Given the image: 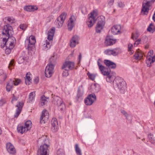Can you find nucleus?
<instances>
[{"label": "nucleus", "mask_w": 155, "mask_h": 155, "mask_svg": "<svg viewBox=\"0 0 155 155\" xmlns=\"http://www.w3.org/2000/svg\"><path fill=\"white\" fill-rule=\"evenodd\" d=\"M34 82L35 83H37L39 82V78L38 77L35 78L34 79Z\"/></svg>", "instance_id": "052dcab7"}, {"label": "nucleus", "mask_w": 155, "mask_h": 155, "mask_svg": "<svg viewBox=\"0 0 155 155\" xmlns=\"http://www.w3.org/2000/svg\"><path fill=\"white\" fill-rule=\"evenodd\" d=\"M26 59V58H24L23 57H19L18 60V62L19 64H21L23 63L24 61H25Z\"/></svg>", "instance_id": "4c0bfd02"}, {"label": "nucleus", "mask_w": 155, "mask_h": 155, "mask_svg": "<svg viewBox=\"0 0 155 155\" xmlns=\"http://www.w3.org/2000/svg\"><path fill=\"white\" fill-rule=\"evenodd\" d=\"M54 100V104L57 105L58 106L63 102L62 99L59 97H57Z\"/></svg>", "instance_id": "c85d7f7f"}, {"label": "nucleus", "mask_w": 155, "mask_h": 155, "mask_svg": "<svg viewBox=\"0 0 155 155\" xmlns=\"http://www.w3.org/2000/svg\"><path fill=\"white\" fill-rule=\"evenodd\" d=\"M4 72L3 70H0V76L2 75V76L3 77V80L4 81L6 78L7 77L5 74H3Z\"/></svg>", "instance_id": "a18cd8bd"}, {"label": "nucleus", "mask_w": 155, "mask_h": 155, "mask_svg": "<svg viewBox=\"0 0 155 155\" xmlns=\"http://www.w3.org/2000/svg\"><path fill=\"white\" fill-rule=\"evenodd\" d=\"M49 118V114L48 111L46 110L42 111L41 116L40 118V123H45L48 120Z\"/></svg>", "instance_id": "9d476101"}, {"label": "nucleus", "mask_w": 155, "mask_h": 155, "mask_svg": "<svg viewBox=\"0 0 155 155\" xmlns=\"http://www.w3.org/2000/svg\"><path fill=\"white\" fill-rule=\"evenodd\" d=\"M27 129L25 128L24 126H18L17 127V130L19 133H20L21 134H23L24 132H27Z\"/></svg>", "instance_id": "bb28decb"}, {"label": "nucleus", "mask_w": 155, "mask_h": 155, "mask_svg": "<svg viewBox=\"0 0 155 155\" xmlns=\"http://www.w3.org/2000/svg\"><path fill=\"white\" fill-rule=\"evenodd\" d=\"M49 145L47 144L45 141L41 145L37 152V155H48Z\"/></svg>", "instance_id": "20e7f679"}, {"label": "nucleus", "mask_w": 155, "mask_h": 155, "mask_svg": "<svg viewBox=\"0 0 155 155\" xmlns=\"http://www.w3.org/2000/svg\"><path fill=\"white\" fill-rule=\"evenodd\" d=\"M58 110L61 111H64L65 109V106L64 102L58 106Z\"/></svg>", "instance_id": "f704fd0d"}, {"label": "nucleus", "mask_w": 155, "mask_h": 155, "mask_svg": "<svg viewBox=\"0 0 155 155\" xmlns=\"http://www.w3.org/2000/svg\"><path fill=\"white\" fill-rule=\"evenodd\" d=\"M12 80L14 81L13 84L15 85H18L21 82V80L19 79L14 78Z\"/></svg>", "instance_id": "58836bf2"}, {"label": "nucleus", "mask_w": 155, "mask_h": 155, "mask_svg": "<svg viewBox=\"0 0 155 155\" xmlns=\"http://www.w3.org/2000/svg\"><path fill=\"white\" fill-rule=\"evenodd\" d=\"M139 35L137 33H136V35H134V34L132 33L131 38L134 40H135L137 39Z\"/></svg>", "instance_id": "c03bdc74"}, {"label": "nucleus", "mask_w": 155, "mask_h": 155, "mask_svg": "<svg viewBox=\"0 0 155 155\" xmlns=\"http://www.w3.org/2000/svg\"><path fill=\"white\" fill-rule=\"evenodd\" d=\"M55 28H52L48 33V40H46L43 43V49L45 50L49 49L52 45L53 37L55 32Z\"/></svg>", "instance_id": "f03ea898"}, {"label": "nucleus", "mask_w": 155, "mask_h": 155, "mask_svg": "<svg viewBox=\"0 0 155 155\" xmlns=\"http://www.w3.org/2000/svg\"><path fill=\"white\" fill-rule=\"evenodd\" d=\"M75 64L74 62L67 61H65L63 64L62 69H66L68 70H72L74 68Z\"/></svg>", "instance_id": "1a4fd4ad"}, {"label": "nucleus", "mask_w": 155, "mask_h": 155, "mask_svg": "<svg viewBox=\"0 0 155 155\" xmlns=\"http://www.w3.org/2000/svg\"><path fill=\"white\" fill-rule=\"evenodd\" d=\"M35 95V94L34 92H31L29 94L28 99L30 102H32L34 99Z\"/></svg>", "instance_id": "2f4dec72"}, {"label": "nucleus", "mask_w": 155, "mask_h": 155, "mask_svg": "<svg viewBox=\"0 0 155 155\" xmlns=\"http://www.w3.org/2000/svg\"><path fill=\"white\" fill-rule=\"evenodd\" d=\"M82 57L81 54V53L78 56V58L79 59V60L80 61Z\"/></svg>", "instance_id": "0e129e2a"}, {"label": "nucleus", "mask_w": 155, "mask_h": 155, "mask_svg": "<svg viewBox=\"0 0 155 155\" xmlns=\"http://www.w3.org/2000/svg\"><path fill=\"white\" fill-rule=\"evenodd\" d=\"M79 37L77 35H74L72 38V40H74L77 41H78Z\"/></svg>", "instance_id": "603ef678"}, {"label": "nucleus", "mask_w": 155, "mask_h": 155, "mask_svg": "<svg viewBox=\"0 0 155 155\" xmlns=\"http://www.w3.org/2000/svg\"><path fill=\"white\" fill-rule=\"evenodd\" d=\"M6 148L8 152L10 154H14L16 153V151L13 145L10 143L6 144Z\"/></svg>", "instance_id": "4468645a"}, {"label": "nucleus", "mask_w": 155, "mask_h": 155, "mask_svg": "<svg viewBox=\"0 0 155 155\" xmlns=\"http://www.w3.org/2000/svg\"><path fill=\"white\" fill-rule=\"evenodd\" d=\"M121 113L123 114L127 118V117L129 116V114L127 113L124 110L121 109L120 110Z\"/></svg>", "instance_id": "de8ad7c7"}, {"label": "nucleus", "mask_w": 155, "mask_h": 155, "mask_svg": "<svg viewBox=\"0 0 155 155\" xmlns=\"http://www.w3.org/2000/svg\"><path fill=\"white\" fill-rule=\"evenodd\" d=\"M12 28L9 25H7L4 27L2 34L6 36L7 39L5 37H3V41L5 42V45H7L10 46H11L12 48H13L16 43V39L15 38L12 36H10L12 34Z\"/></svg>", "instance_id": "f257e3e1"}, {"label": "nucleus", "mask_w": 155, "mask_h": 155, "mask_svg": "<svg viewBox=\"0 0 155 155\" xmlns=\"http://www.w3.org/2000/svg\"><path fill=\"white\" fill-rule=\"evenodd\" d=\"M91 87L92 90L95 92H98L100 89L99 85L96 83L92 85Z\"/></svg>", "instance_id": "b1692460"}, {"label": "nucleus", "mask_w": 155, "mask_h": 155, "mask_svg": "<svg viewBox=\"0 0 155 155\" xmlns=\"http://www.w3.org/2000/svg\"><path fill=\"white\" fill-rule=\"evenodd\" d=\"M57 155H64V151L61 149H59L57 152Z\"/></svg>", "instance_id": "79ce46f5"}, {"label": "nucleus", "mask_w": 155, "mask_h": 155, "mask_svg": "<svg viewBox=\"0 0 155 155\" xmlns=\"http://www.w3.org/2000/svg\"><path fill=\"white\" fill-rule=\"evenodd\" d=\"M64 71H63L62 73V75L64 77H67L69 75V73L68 72V70H67L66 69H64Z\"/></svg>", "instance_id": "37998d69"}, {"label": "nucleus", "mask_w": 155, "mask_h": 155, "mask_svg": "<svg viewBox=\"0 0 155 155\" xmlns=\"http://www.w3.org/2000/svg\"><path fill=\"white\" fill-rule=\"evenodd\" d=\"M5 45L6 48L5 50V53L7 54H9L11 53L12 49L13 48H12V47L11 46H9L8 45Z\"/></svg>", "instance_id": "72a5a7b5"}, {"label": "nucleus", "mask_w": 155, "mask_h": 155, "mask_svg": "<svg viewBox=\"0 0 155 155\" xmlns=\"http://www.w3.org/2000/svg\"><path fill=\"white\" fill-rule=\"evenodd\" d=\"M97 64L99 67V68L101 71L102 74L103 75H106L108 74V72H107L106 71H104L106 70L105 67L102 65L101 64V60L99 59L97 61Z\"/></svg>", "instance_id": "a211bd4d"}, {"label": "nucleus", "mask_w": 155, "mask_h": 155, "mask_svg": "<svg viewBox=\"0 0 155 155\" xmlns=\"http://www.w3.org/2000/svg\"><path fill=\"white\" fill-rule=\"evenodd\" d=\"M20 29L22 30H25L27 27V26L25 24H21L19 26Z\"/></svg>", "instance_id": "09e8293b"}, {"label": "nucleus", "mask_w": 155, "mask_h": 155, "mask_svg": "<svg viewBox=\"0 0 155 155\" xmlns=\"http://www.w3.org/2000/svg\"><path fill=\"white\" fill-rule=\"evenodd\" d=\"M96 100V96L94 94H92L89 95L84 99V102L86 105L90 106Z\"/></svg>", "instance_id": "0eeeda50"}, {"label": "nucleus", "mask_w": 155, "mask_h": 155, "mask_svg": "<svg viewBox=\"0 0 155 155\" xmlns=\"http://www.w3.org/2000/svg\"><path fill=\"white\" fill-rule=\"evenodd\" d=\"M28 39L31 40V41H33V42H36V40L35 37L33 36H30Z\"/></svg>", "instance_id": "5fc2aeb1"}, {"label": "nucleus", "mask_w": 155, "mask_h": 155, "mask_svg": "<svg viewBox=\"0 0 155 155\" xmlns=\"http://www.w3.org/2000/svg\"><path fill=\"white\" fill-rule=\"evenodd\" d=\"M23 105L24 103L23 102H18L17 104L16 105L17 108L16 110V113L14 115V117L17 118L18 117L21 111Z\"/></svg>", "instance_id": "ddd939ff"}, {"label": "nucleus", "mask_w": 155, "mask_h": 155, "mask_svg": "<svg viewBox=\"0 0 155 155\" xmlns=\"http://www.w3.org/2000/svg\"><path fill=\"white\" fill-rule=\"evenodd\" d=\"M5 18L8 21V23L12 24L14 22V19L13 18L8 17H6Z\"/></svg>", "instance_id": "a19ab883"}, {"label": "nucleus", "mask_w": 155, "mask_h": 155, "mask_svg": "<svg viewBox=\"0 0 155 155\" xmlns=\"http://www.w3.org/2000/svg\"><path fill=\"white\" fill-rule=\"evenodd\" d=\"M113 85L115 89H118L121 93H125L126 89V84L123 80H121L118 82L116 81H114Z\"/></svg>", "instance_id": "7ed1b4c3"}, {"label": "nucleus", "mask_w": 155, "mask_h": 155, "mask_svg": "<svg viewBox=\"0 0 155 155\" xmlns=\"http://www.w3.org/2000/svg\"><path fill=\"white\" fill-rule=\"evenodd\" d=\"M120 49L118 48H116L111 50V55L114 56H117L120 53Z\"/></svg>", "instance_id": "cd10ccee"}, {"label": "nucleus", "mask_w": 155, "mask_h": 155, "mask_svg": "<svg viewBox=\"0 0 155 155\" xmlns=\"http://www.w3.org/2000/svg\"><path fill=\"white\" fill-rule=\"evenodd\" d=\"M51 129L54 132H57L58 129V124L56 118H53L51 121Z\"/></svg>", "instance_id": "dca6fc26"}, {"label": "nucleus", "mask_w": 155, "mask_h": 155, "mask_svg": "<svg viewBox=\"0 0 155 155\" xmlns=\"http://www.w3.org/2000/svg\"><path fill=\"white\" fill-rule=\"evenodd\" d=\"M70 45L71 47L72 48H74L76 44L75 43L73 42L72 41H71Z\"/></svg>", "instance_id": "6e6d98bb"}, {"label": "nucleus", "mask_w": 155, "mask_h": 155, "mask_svg": "<svg viewBox=\"0 0 155 155\" xmlns=\"http://www.w3.org/2000/svg\"><path fill=\"white\" fill-rule=\"evenodd\" d=\"M67 13L65 12H63L57 18V20L55 21V23L58 28L61 27L65 19L67 16Z\"/></svg>", "instance_id": "423d86ee"}, {"label": "nucleus", "mask_w": 155, "mask_h": 155, "mask_svg": "<svg viewBox=\"0 0 155 155\" xmlns=\"http://www.w3.org/2000/svg\"><path fill=\"white\" fill-rule=\"evenodd\" d=\"M133 47V45L132 44H129L128 45V50L130 51L131 50L132 48V47Z\"/></svg>", "instance_id": "680f3d73"}, {"label": "nucleus", "mask_w": 155, "mask_h": 155, "mask_svg": "<svg viewBox=\"0 0 155 155\" xmlns=\"http://www.w3.org/2000/svg\"><path fill=\"white\" fill-rule=\"evenodd\" d=\"M105 24V21L104 19L99 20L96 27V31L97 32L99 33L103 28Z\"/></svg>", "instance_id": "2eb2a0df"}, {"label": "nucleus", "mask_w": 155, "mask_h": 155, "mask_svg": "<svg viewBox=\"0 0 155 155\" xmlns=\"http://www.w3.org/2000/svg\"><path fill=\"white\" fill-rule=\"evenodd\" d=\"M76 18L74 15H72L68 21V29L69 31H71L74 27V22L76 20Z\"/></svg>", "instance_id": "9b49d317"}, {"label": "nucleus", "mask_w": 155, "mask_h": 155, "mask_svg": "<svg viewBox=\"0 0 155 155\" xmlns=\"http://www.w3.org/2000/svg\"><path fill=\"white\" fill-rule=\"evenodd\" d=\"M104 53L107 55H111V50L107 49L105 50L104 51Z\"/></svg>", "instance_id": "49530a36"}, {"label": "nucleus", "mask_w": 155, "mask_h": 155, "mask_svg": "<svg viewBox=\"0 0 155 155\" xmlns=\"http://www.w3.org/2000/svg\"><path fill=\"white\" fill-rule=\"evenodd\" d=\"M121 26L120 25H114L111 29L112 33L114 35L120 33Z\"/></svg>", "instance_id": "6ab92c4d"}, {"label": "nucleus", "mask_w": 155, "mask_h": 155, "mask_svg": "<svg viewBox=\"0 0 155 155\" xmlns=\"http://www.w3.org/2000/svg\"><path fill=\"white\" fill-rule=\"evenodd\" d=\"M53 59V57L50 59V63L48 64L46 68L45 74V76L48 78H50L54 73V65L51 61Z\"/></svg>", "instance_id": "39448f33"}, {"label": "nucleus", "mask_w": 155, "mask_h": 155, "mask_svg": "<svg viewBox=\"0 0 155 155\" xmlns=\"http://www.w3.org/2000/svg\"><path fill=\"white\" fill-rule=\"evenodd\" d=\"M48 98L46 97L44 95L41 97L40 101V105L43 106L46 104L48 102Z\"/></svg>", "instance_id": "5701e85b"}, {"label": "nucleus", "mask_w": 155, "mask_h": 155, "mask_svg": "<svg viewBox=\"0 0 155 155\" xmlns=\"http://www.w3.org/2000/svg\"><path fill=\"white\" fill-rule=\"evenodd\" d=\"M38 8L36 6L28 5L24 7L25 10L27 11H34L38 9Z\"/></svg>", "instance_id": "4be33fe9"}, {"label": "nucleus", "mask_w": 155, "mask_h": 155, "mask_svg": "<svg viewBox=\"0 0 155 155\" xmlns=\"http://www.w3.org/2000/svg\"><path fill=\"white\" fill-rule=\"evenodd\" d=\"M14 81L12 79H10L7 83L6 86V90L7 92H10L13 87Z\"/></svg>", "instance_id": "412c9836"}, {"label": "nucleus", "mask_w": 155, "mask_h": 155, "mask_svg": "<svg viewBox=\"0 0 155 155\" xmlns=\"http://www.w3.org/2000/svg\"><path fill=\"white\" fill-rule=\"evenodd\" d=\"M140 54L139 52L135 53L134 55V59L137 60H140L142 56L140 55Z\"/></svg>", "instance_id": "c9c22d12"}, {"label": "nucleus", "mask_w": 155, "mask_h": 155, "mask_svg": "<svg viewBox=\"0 0 155 155\" xmlns=\"http://www.w3.org/2000/svg\"><path fill=\"white\" fill-rule=\"evenodd\" d=\"M87 75L89 78L93 81L95 79V78L96 77V75L95 74H91L89 73H88L87 74Z\"/></svg>", "instance_id": "e433bc0d"}, {"label": "nucleus", "mask_w": 155, "mask_h": 155, "mask_svg": "<svg viewBox=\"0 0 155 155\" xmlns=\"http://www.w3.org/2000/svg\"><path fill=\"white\" fill-rule=\"evenodd\" d=\"M30 72H28L26 74L25 83L27 85H29L31 82V78L30 76Z\"/></svg>", "instance_id": "a878e982"}, {"label": "nucleus", "mask_w": 155, "mask_h": 155, "mask_svg": "<svg viewBox=\"0 0 155 155\" xmlns=\"http://www.w3.org/2000/svg\"><path fill=\"white\" fill-rule=\"evenodd\" d=\"M104 71H106V72H108V74L106 75H104V76H107V77L106 78V80L107 82H111L113 81H114L115 78V72L113 73L112 74H110V69L109 70H105Z\"/></svg>", "instance_id": "f8f14e48"}, {"label": "nucleus", "mask_w": 155, "mask_h": 155, "mask_svg": "<svg viewBox=\"0 0 155 155\" xmlns=\"http://www.w3.org/2000/svg\"><path fill=\"white\" fill-rule=\"evenodd\" d=\"M75 150L76 153L78 155H82L81 150L78 144H76L75 146Z\"/></svg>", "instance_id": "7c9ffc66"}, {"label": "nucleus", "mask_w": 155, "mask_h": 155, "mask_svg": "<svg viewBox=\"0 0 155 155\" xmlns=\"http://www.w3.org/2000/svg\"><path fill=\"white\" fill-rule=\"evenodd\" d=\"M118 5L120 7L122 8L124 6V5L122 2H119L118 3Z\"/></svg>", "instance_id": "4d7b16f0"}, {"label": "nucleus", "mask_w": 155, "mask_h": 155, "mask_svg": "<svg viewBox=\"0 0 155 155\" xmlns=\"http://www.w3.org/2000/svg\"><path fill=\"white\" fill-rule=\"evenodd\" d=\"M139 43V42H137V41H136L134 43V46L136 47L137 46Z\"/></svg>", "instance_id": "e2e57ef3"}, {"label": "nucleus", "mask_w": 155, "mask_h": 155, "mask_svg": "<svg viewBox=\"0 0 155 155\" xmlns=\"http://www.w3.org/2000/svg\"><path fill=\"white\" fill-rule=\"evenodd\" d=\"M24 127L27 129V130H29L31 127V122L30 120L26 121Z\"/></svg>", "instance_id": "c756f323"}, {"label": "nucleus", "mask_w": 155, "mask_h": 155, "mask_svg": "<svg viewBox=\"0 0 155 155\" xmlns=\"http://www.w3.org/2000/svg\"><path fill=\"white\" fill-rule=\"evenodd\" d=\"M116 42L115 39H112L109 36L107 37L105 41V44L106 46L111 45Z\"/></svg>", "instance_id": "aec40b11"}, {"label": "nucleus", "mask_w": 155, "mask_h": 155, "mask_svg": "<svg viewBox=\"0 0 155 155\" xmlns=\"http://www.w3.org/2000/svg\"><path fill=\"white\" fill-rule=\"evenodd\" d=\"M13 64H14V61H13V60H12L10 61V63L9 64V66H8V68H9L10 69V67L13 66Z\"/></svg>", "instance_id": "13d9d810"}, {"label": "nucleus", "mask_w": 155, "mask_h": 155, "mask_svg": "<svg viewBox=\"0 0 155 155\" xmlns=\"http://www.w3.org/2000/svg\"><path fill=\"white\" fill-rule=\"evenodd\" d=\"M104 63L107 66L111 69H115L116 67V64L109 60H104Z\"/></svg>", "instance_id": "f3484780"}, {"label": "nucleus", "mask_w": 155, "mask_h": 155, "mask_svg": "<svg viewBox=\"0 0 155 155\" xmlns=\"http://www.w3.org/2000/svg\"><path fill=\"white\" fill-rule=\"evenodd\" d=\"M153 19L154 21L155 22V13H154L153 14Z\"/></svg>", "instance_id": "69168bd1"}, {"label": "nucleus", "mask_w": 155, "mask_h": 155, "mask_svg": "<svg viewBox=\"0 0 155 155\" xmlns=\"http://www.w3.org/2000/svg\"><path fill=\"white\" fill-rule=\"evenodd\" d=\"M147 30L148 31L152 33L155 31V29H154L153 24V23H151L150 24L147 28Z\"/></svg>", "instance_id": "473e14b6"}, {"label": "nucleus", "mask_w": 155, "mask_h": 155, "mask_svg": "<svg viewBox=\"0 0 155 155\" xmlns=\"http://www.w3.org/2000/svg\"><path fill=\"white\" fill-rule=\"evenodd\" d=\"M96 14L95 11H93L91 12V15H88V18L87 19V24L89 28L92 27L94 24L95 21L94 15Z\"/></svg>", "instance_id": "6e6552de"}, {"label": "nucleus", "mask_w": 155, "mask_h": 155, "mask_svg": "<svg viewBox=\"0 0 155 155\" xmlns=\"http://www.w3.org/2000/svg\"><path fill=\"white\" fill-rule=\"evenodd\" d=\"M18 97H15L14 94H13V97L11 100V102L13 103V101H17L18 100Z\"/></svg>", "instance_id": "3c124183"}, {"label": "nucleus", "mask_w": 155, "mask_h": 155, "mask_svg": "<svg viewBox=\"0 0 155 155\" xmlns=\"http://www.w3.org/2000/svg\"><path fill=\"white\" fill-rule=\"evenodd\" d=\"M153 54V50H150L149 52L147 54V55L152 56Z\"/></svg>", "instance_id": "bf43d9fd"}, {"label": "nucleus", "mask_w": 155, "mask_h": 155, "mask_svg": "<svg viewBox=\"0 0 155 155\" xmlns=\"http://www.w3.org/2000/svg\"><path fill=\"white\" fill-rule=\"evenodd\" d=\"M147 60L146 61V63L148 66L150 67L151 66V64L155 61L154 59L152 56L148 55H147Z\"/></svg>", "instance_id": "393cba45"}, {"label": "nucleus", "mask_w": 155, "mask_h": 155, "mask_svg": "<svg viewBox=\"0 0 155 155\" xmlns=\"http://www.w3.org/2000/svg\"><path fill=\"white\" fill-rule=\"evenodd\" d=\"M114 2V0H109L108 2V5L110 7L113 5Z\"/></svg>", "instance_id": "864d4df0"}, {"label": "nucleus", "mask_w": 155, "mask_h": 155, "mask_svg": "<svg viewBox=\"0 0 155 155\" xmlns=\"http://www.w3.org/2000/svg\"><path fill=\"white\" fill-rule=\"evenodd\" d=\"M71 41H72L73 42H74V43H75V44H76V43L77 42H78V41L73 40H71Z\"/></svg>", "instance_id": "338daca9"}, {"label": "nucleus", "mask_w": 155, "mask_h": 155, "mask_svg": "<svg viewBox=\"0 0 155 155\" xmlns=\"http://www.w3.org/2000/svg\"><path fill=\"white\" fill-rule=\"evenodd\" d=\"M4 42H3V45H1V46L2 47V48H4V47L5 46V45H5V43H4Z\"/></svg>", "instance_id": "774afa93"}, {"label": "nucleus", "mask_w": 155, "mask_h": 155, "mask_svg": "<svg viewBox=\"0 0 155 155\" xmlns=\"http://www.w3.org/2000/svg\"><path fill=\"white\" fill-rule=\"evenodd\" d=\"M6 103V101L4 99H2L0 100V106H2Z\"/></svg>", "instance_id": "8fccbe9b"}, {"label": "nucleus", "mask_w": 155, "mask_h": 155, "mask_svg": "<svg viewBox=\"0 0 155 155\" xmlns=\"http://www.w3.org/2000/svg\"><path fill=\"white\" fill-rule=\"evenodd\" d=\"M29 44L28 45V50H29L30 48L33 47L34 45L35 42H33V41H31V40L28 39Z\"/></svg>", "instance_id": "ea45409f"}]
</instances>
